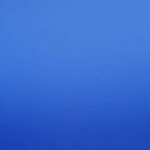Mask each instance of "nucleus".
<instances>
[{"label":"nucleus","mask_w":150,"mask_h":150,"mask_svg":"<svg viewBox=\"0 0 150 150\" xmlns=\"http://www.w3.org/2000/svg\"><path fill=\"white\" fill-rule=\"evenodd\" d=\"M31 20V19H0V20Z\"/></svg>","instance_id":"obj_2"},{"label":"nucleus","mask_w":150,"mask_h":150,"mask_svg":"<svg viewBox=\"0 0 150 150\" xmlns=\"http://www.w3.org/2000/svg\"><path fill=\"white\" fill-rule=\"evenodd\" d=\"M31 20V19H0V20Z\"/></svg>","instance_id":"obj_5"},{"label":"nucleus","mask_w":150,"mask_h":150,"mask_svg":"<svg viewBox=\"0 0 150 150\" xmlns=\"http://www.w3.org/2000/svg\"><path fill=\"white\" fill-rule=\"evenodd\" d=\"M31 20V19H0V20Z\"/></svg>","instance_id":"obj_3"},{"label":"nucleus","mask_w":150,"mask_h":150,"mask_svg":"<svg viewBox=\"0 0 150 150\" xmlns=\"http://www.w3.org/2000/svg\"><path fill=\"white\" fill-rule=\"evenodd\" d=\"M31 20V19H0V20Z\"/></svg>","instance_id":"obj_4"},{"label":"nucleus","mask_w":150,"mask_h":150,"mask_svg":"<svg viewBox=\"0 0 150 150\" xmlns=\"http://www.w3.org/2000/svg\"><path fill=\"white\" fill-rule=\"evenodd\" d=\"M0 19H32V18H0Z\"/></svg>","instance_id":"obj_1"}]
</instances>
